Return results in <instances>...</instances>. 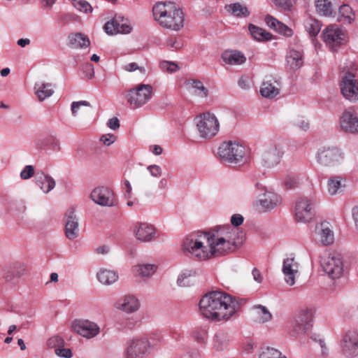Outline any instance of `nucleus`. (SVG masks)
Masks as SVG:
<instances>
[{
    "mask_svg": "<svg viewBox=\"0 0 358 358\" xmlns=\"http://www.w3.org/2000/svg\"><path fill=\"white\" fill-rule=\"evenodd\" d=\"M286 62L292 70L300 69L304 63L303 52L299 48H291L286 56Z\"/></svg>",
    "mask_w": 358,
    "mask_h": 358,
    "instance_id": "obj_25",
    "label": "nucleus"
},
{
    "mask_svg": "<svg viewBox=\"0 0 358 358\" xmlns=\"http://www.w3.org/2000/svg\"><path fill=\"white\" fill-rule=\"evenodd\" d=\"M35 169L32 165H27L21 171L20 176L22 180H29L34 174Z\"/></svg>",
    "mask_w": 358,
    "mask_h": 358,
    "instance_id": "obj_56",
    "label": "nucleus"
},
{
    "mask_svg": "<svg viewBox=\"0 0 358 358\" xmlns=\"http://www.w3.org/2000/svg\"><path fill=\"white\" fill-rule=\"evenodd\" d=\"M232 315H204L206 319L213 323L227 322Z\"/></svg>",
    "mask_w": 358,
    "mask_h": 358,
    "instance_id": "obj_50",
    "label": "nucleus"
},
{
    "mask_svg": "<svg viewBox=\"0 0 358 358\" xmlns=\"http://www.w3.org/2000/svg\"><path fill=\"white\" fill-rule=\"evenodd\" d=\"M282 273L286 283L292 286L295 283V278L299 273V264L294 257H287L282 263Z\"/></svg>",
    "mask_w": 358,
    "mask_h": 358,
    "instance_id": "obj_22",
    "label": "nucleus"
},
{
    "mask_svg": "<svg viewBox=\"0 0 358 358\" xmlns=\"http://www.w3.org/2000/svg\"><path fill=\"white\" fill-rule=\"evenodd\" d=\"M157 270V266L155 264L142 263L132 266V272L134 275L142 279L151 278Z\"/></svg>",
    "mask_w": 358,
    "mask_h": 358,
    "instance_id": "obj_26",
    "label": "nucleus"
},
{
    "mask_svg": "<svg viewBox=\"0 0 358 358\" xmlns=\"http://www.w3.org/2000/svg\"><path fill=\"white\" fill-rule=\"evenodd\" d=\"M244 218L241 214H234L231 217V223L235 227L241 225L243 222Z\"/></svg>",
    "mask_w": 358,
    "mask_h": 358,
    "instance_id": "obj_62",
    "label": "nucleus"
},
{
    "mask_svg": "<svg viewBox=\"0 0 358 358\" xmlns=\"http://www.w3.org/2000/svg\"><path fill=\"white\" fill-rule=\"evenodd\" d=\"M334 0H315V10L317 15L322 17H334Z\"/></svg>",
    "mask_w": 358,
    "mask_h": 358,
    "instance_id": "obj_32",
    "label": "nucleus"
},
{
    "mask_svg": "<svg viewBox=\"0 0 358 358\" xmlns=\"http://www.w3.org/2000/svg\"><path fill=\"white\" fill-rule=\"evenodd\" d=\"M217 156L222 162L234 165L244 163L250 157L248 149L236 141L222 143L217 149Z\"/></svg>",
    "mask_w": 358,
    "mask_h": 358,
    "instance_id": "obj_4",
    "label": "nucleus"
},
{
    "mask_svg": "<svg viewBox=\"0 0 358 358\" xmlns=\"http://www.w3.org/2000/svg\"><path fill=\"white\" fill-rule=\"evenodd\" d=\"M304 27L310 36H316L320 31L321 23L316 19L309 17L306 20Z\"/></svg>",
    "mask_w": 358,
    "mask_h": 358,
    "instance_id": "obj_41",
    "label": "nucleus"
},
{
    "mask_svg": "<svg viewBox=\"0 0 358 358\" xmlns=\"http://www.w3.org/2000/svg\"><path fill=\"white\" fill-rule=\"evenodd\" d=\"M149 174L154 178L158 179L162 176V169L157 164H151L146 167Z\"/></svg>",
    "mask_w": 358,
    "mask_h": 358,
    "instance_id": "obj_52",
    "label": "nucleus"
},
{
    "mask_svg": "<svg viewBox=\"0 0 358 358\" xmlns=\"http://www.w3.org/2000/svg\"><path fill=\"white\" fill-rule=\"evenodd\" d=\"M250 320L255 325L268 326L269 324L273 323L272 315H252Z\"/></svg>",
    "mask_w": 358,
    "mask_h": 358,
    "instance_id": "obj_45",
    "label": "nucleus"
},
{
    "mask_svg": "<svg viewBox=\"0 0 358 358\" xmlns=\"http://www.w3.org/2000/svg\"><path fill=\"white\" fill-rule=\"evenodd\" d=\"M265 22L268 27L273 29L277 33L284 36L290 37L294 34V31L291 28L284 24L271 15H267L265 17Z\"/></svg>",
    "mask_w": 358,
    "mask_h": 358,
    "instance_id": "obj_28",
    "label": "nucleus"
},
{
    "mask_svg": "<svg viewBox=\"0 0 358 358\" xmlns=\"http://www.w3.org/2000/svg\"><path fill=\"white\" fill-rule=\"evenodd\" d=\"M197 275V271L194 268L182 270L178 275L176 283L179 287H187L193 285L194 278Z\"/></svg>",
    "mask_w": 358,
    "mask_h": 358,
    "instance_id": "obj_35",
    "label": "nucleus"
},
{
    "mask_svg": "<svg viewBox=\"0 0 358 358\" xmlns=\"http://www.w3.org/2000/svg\"><path fill=\"white\" fill-rule=\"evenodd\" d=\"M46 145H50L52 149L59 150L60 149L59 141L55 137H48L46 138Z\"/></svg>",
    "mask_w": 358,
    "mask_h": 358,
    "instance_id": "obj_63",
    "label": "nucleus"
},
{
    "mask_svg": "<svg viewBox=\"0 0 358 358\" xmlns=\"http://www.w3.org/2000/svg\"><path fill=\"white\" fill-rule=\"evenodd\" d=\"M135 238L143 243L152 241L156 236L157 230L155 227L148 222H137L133 229Z\"/></svg>",
    "mask_w": 358,
    "mask_h": 358,
    "instance_id": "obj_20",
    "label": "nucleus"
},
{
    "mask_svg": "<svg viewBox=\"0 0 358 358\" xmlns=\"http://www.w3.org/2000/svg\"><path fill=\"white\" fill-rule=\"evenodd\" d=\"M152 90L149 84H139L127 92L126 99L133 108H140L151 99Z\"/></svg>",
    "mask_w": 358,
    "mask_h": 358,
    "instance_id": "obj_8",
    "label": "nucleus"
},
{
    "mask_svg": "<svg viewBox=\"0 0 358 358\" xmlns=\"http://www.w3.org/2000/svg\"><path fill=\"white\" fill-rule=\"evenodd\" d=\"M261 207L266 211L271 210L282 203L281 196L272 191H265L259 199Z\"/></svg>",
    "mask_w": 358,
    "mask_h": 358,
    "instance_id": "obj_24",
    "label": "nucleus"
},
{
    "mask_svg": "<svg viewBox=\"0 0 358 358\" xmlns=\"http://www.w3.org/2000/svg\"><path fill=\"white\" fill-rule=\"evenodd\" d=\"M313 322V315H294L291 320L292 328L297 334H306Z\"/></svg>",
    "mask_w": 358,
    "mask_h": 358,
    "instance_id": "obj_21",
    "label": "nucleus"
},
{
    "mask_svg": "<svg viewBox=\"0 0 358 358\" xmlns=\"http://www.w3.org/2000/svg\"><path fill=\"white\" fill-rule=\"evenodd\" d=\"M283 151L278 145H271L266 147L261 153V164L266 168H273L280 162Z\"/></svg>",
    "mask_w": 358,
    "mask_h": 358,
    "instance_id": "obj_13",
    "label": "nucleus"
},
{
    "mask_svg": "<svg viewBox=\"0 0 358 358\" xmlns=\"http://www.w3.org/2000/svg\"><path fill=\"white\" fill-rule=\"evenodd\" d=\"M117 27H118V19H113L111 21L106 22L104 25L105 31L109 35H113L118 34L117 32Z\"/></svg>",
    "mask_w": 358,
    "mask_h": 358,
    "instance_id": "obj_51",
    "label": "nucleus"
},
{
    "mask_svg": "<svg viewBox=\"0 0 358 358\" xmlns=\"http://www.w3.org/2000/svg\"><path fill=\"white\" fill-rule=\"evenodd\" d=\"M226 10L233 15L238 17H245L249 15L248 8L240 3H234L225 6Z\"/></svg>",
    "mask_w": 358,
    "mask_h": 358,
    "instance_id": "obj_40",
    "label": "nucleus"
},
{
    "mask_svg": "<svg viewBox=\"0 0 358 358\" xmlns=\"http://www.w3.org/2000/svg\"><path fill=\"white\" fill-rule=\"evenodd\" d=\"M117 32L121 34H128L132 30V25L128 20L124 19L123 17H119Z\"/></svg>",
    "mask_w": 358,
    "mask_h": 358,
    "instance_id": "obj_48",
    "label": "nucleus"
},
{
    "mask_svg": "<svg viewBox=\"0 0 358 358\" xmlns=\"http://www.w3.org/2000/svg\"><path fill=\"white\" fill-rule=\"evenodd\" d=\"M186 87L190 93L200 99H206L208 96V90L200 80L194 78L187 80Z\"/></svg>",
    "mask_w": 358,
    "mask_h": 358,
    "instance_id": "obj_27",
    "label": "nucleus"
},
{
    "mask_svg": "<svg viewBox=\"0 0 358 358\" xmlns=\"http://www.w3.org/2000/svg\"><path fill=\"white\" fill-rule=\"evenodd\" d=\"M55 352L57 357L62 358H71L73 356L72 351L70 348H64L63 347L57 348Z\"/></svg>",
    "mask_w": 358,
    "mask_h": 358,
    "instance_id": "obj_59",
    "label": "nucleus"
},
{
    "mask_svg": "<svg viewBox=\"0 0 358 358\" xmlns=\"http://www.w3.org/2000/svg\"><path fill=\"white\" fill-rule=\"evenodd\" d=\"M151 344L148 338L134 337L127 343L124 358H145L150 352Z\"/></svg>",
    "mask_w": 358,
    "mask_h": 358,
    "instance_id": "obj_11",
    "label": "nucleus"
},
{
    "mask_svg": "<svg viewBox=\"0 0 358 358\" xmlns=\"http://www.w3.org/2000/svg\"><path fill=\"white\" fill-rule=\"evenodd\" d=\"M79 235L78 219L73 207L69 208L65 215V236L69 240L76 239Z\"/></svg>",
    "mask_w": 358,
    "mask_h": 358,
    "instance_id": "obj_19",
    "label": "nucleus"
},
{
    "mask_svg": "<svg viewBox=\"0 0 358 358\" xmlns=\"http://www.w3.org/2000/svg\"><path fill=\"white\" fill-rule=\"evenodd\" d=\"M90 199L96 204L104 207H113L116 203L114 193L105 186L95 187L90 194Z\"/></svg>",
    "mask_w": 358,
    "mask_h": 358,
    "instance_id": "obj_14",
    "label": "nucleus"
},
{
    "mask_svg": "<svg viewBox=\"0 0 358 358\" xmlns=\"http://www.w3.org/2000/svg\"><path fill=\"white\" fill-rule=\"evenodd\" d=\"M107 126L112 130H117L120 128V121L117 117H112L107 122Z\"/></svg>",
    "mask_w": 358,
    "mask_h": 358,
    "instance_id": "obj_64",
    "label": "nucleus"
},
{
    "mask_svg": "<svg viewBox=\"0 0 358 358\" xmlns=\"http://www.w3.org/2000/svg\"><path fill=\"white\" fill-rule=\"evenodd\" d=\"M340 126L345 132H358V118L355 113L350 110L344 111L340 119Z\"/></svg>",
    "mask_w": 358,
    "mask_h": 358,
    "instance_id": "obj_23",
    "label": "nucleus"
},
{
    "mask_svg": "<svg viewBox=\"0 0 358 358\" xmlns=\"http://www.w3.org/2000/svg\"><path fill=\"white\" fill-rule=\"evenodd\" d=\"M252 37L257 41L265 42L273 39V35L264 29L250 24L248 27Z\"/></svg>",
    "mask_w": 358,
    "mask_h": 358,
    "instance_id": "obj_38",
    "label": "nucleus"
},
{
    "mask_svg": "<svg viewBox=\"0 0 358 358\" xmlns=\"http://www.w3.org/2000/svg\"><path fill=\"white\" fill-rule=\"evenodd\" d=\"M314 238L321 245L329 246L334 242V234L331 225L327 222H322L315 224Z\"/></svg>",
    "mask_w": 358,
    "mask_h": 358,
    "instance_id": "obj_17",
    "label": "nucleus"
},
{
    "mask_svg": "<svg viewBox=\"0 0 358 358\" xmlns=\"http://www.w3.org/2000/svg\"><path fill=\"white\" fill-rule=\"evenodd\" d=\"M345 159L343 150L336 145H324L319 147L315 154L316 163L325 168L338 167Z\"/></svg>",
    "mask_w": 358,
    "mask_h": 358,
    "instance_id": "obj_5",
    "label": "nucleus"
},
{
    "mask_svg": "<svg viewBox=\"0 0 358 358\" xmlns=\"http://www.w3.org/2000/svg\"><path fill=\"white\" fill-rule=\"evenodd\" d=\"M245 300L222 290H213L202 296L199 301L201 313H236L240 311Z\"/></svg>",
    "mask_w": 358,
    "mask_h": 358,
    "instance_id": "obj_2",
    "label": "nucleus"
},
{
    "mask_svg": "<svg viewBox=\"0 0 358 358\" xmlns=\"http://www.w3.org/2000/svg\"><path fill=\"white\" fill-rule=\"evenodd\" d=\"M316 201L310 197L299 199L294 206V218L298 223L310 222L315 214Z\"/></svg>",
    "mask_w": 358,
    "mask_h": 358,
    "instance_id": "obj_9",
    "label": "nucleus"
},
{
    "mask_svg": "<svg viewBox=\"0 0 358 358\" xmlns=\"http://www.w3.org/2000/svg\"><path fill=\"white\" fill-rule=\"evenodd\" d=\"M123 316L121 320L124 322L125 327L132 328L139 322L136 315H123Z\"/></svg>",
    "mask_w": 358,
    "mask_h": 358,
    "instance_id": "obj_54",
    "label": "nucleus"
},
{
    "mask_svg": "<svg viewBox=\"0 0 358 358\" xmlns=\"http://www.w3.org/2000/svg\"><path fill=\"white\" fill-rule=\"evenodd\" d=\"M238 232L229 225L220 226L210 231H195L182 240V252L198 261L220 257L234 252L242 245Z\"/></svg>",
    "mask_w": 358,
    "mask_h": 358,
    "instance_id": "obj_1",
    "label": "nucleus"
},
{
    "mask_svg": "<svg viewBox=\"0 0 358 358\" xmlns=\"http://www.w3.org/2000/svg\"><path fill=\"white\" fill-rule=\"evenodd\" d=\"M36 184L44 194H48L55 189L56 181L50 175L42 172L36 176Z\"/></svg>",
    "mask_w": 358,
    "mask_h": 358,
    "instance_id": "obj_29",
    "label": "nucleus"
},
{
    "mask_svg": "<svg viewBox=\"0 0 358 358\" xmlns=\"http://www.w3.org/2000/svg\"><path fill=\"white\" fill-rule=\"evenodd\" d=\"M69 44L76 48H86L90 45L89 38L82 33H73L68 37Z\"/></svg>",
    "mask_w": 358,
    "mask_h": 358,
    "instance_id": "obj_36",
    "label": "nucleus"
},
{
    "mask_svg": "<svg viewBox=\"0 0 358 358\" xmlns=\"http://www.w3.org/2000/svg\"><path fill=\"white\" fill-rule=\"evenodd\" d=\"M28 272L27 264L24 262H17L13 267V276L15 278H20Z\"/></svg>",
    "mask_w": 358,
    "mask_h": 358,
    "instance_id": "obj_47",
    "label": "nucleus"
},
{
    "mask_svg": "<svg viewBox=\"0 0 358 358\" xmlns=\"http://www.w3.org/2000/svg\"><path fill=\"white\" fill-rule=\"evenodd\" d=\"M280 93L279 84L276 81H264L260 87V94L267 99H273Z\"/></svg>",
    "mask_w": 358,
    "mask_h": 358,
    "instance_id": "obj_34",
    "label": "nucleus"
},
{
    "mask_svg": "<svg viewBox=\"0 0 358 358\" xmlns=\"http://www.w3.org/2000/svg\"><path fill=\"white\" fill-rule=\"evenodd\" d=\"M340 88L341 94L345 99L350 102L358 101V84L355 75L347 73L342 76Z\"/></svg>",
    "mask_w": 358,
    "mask_h": 358,
    "instance_id": "obj_12",
    "label": "nucleus"
},
{
    "mask_svg": "<svg viewBox=\"0 0 358 358\" xmlns=\"http://www.w3.org/2000/svg\"><path fill=\"white\" fill-rule=\"evenodd\" d=\"M199 136L203 139H210L215 136L220 130V122L216 115L211 112H205L195 119Z\"/></svg>",
    "mask_w": 358,
    "mask_h": 358,
    "instance_id": "obj_6",
    "label": "nucleus"
},
{
    "mask_svg": "<svg viewBox=\"0 0 358 358\" xmlns=\"http://www.w3.org/2000/svg\"><path fill=\"white\" fill-rule=\"evenodd\" d=\"M96 278L101 285L109 286L117 282L119 274L116 271L102 268L96 273Z\"/></svg>",
    "mask_w": 358,
    "mask_h": 358,
    "instance_id": "obj_30",
    "label": "nucleus"
},
{
    "mask_svg": "<svg viewBox=\"0 0 358 358\" xmlns=\"http://www.w3.org/2000/svg\"><path fill=\"white\" fill-rule=\"evenodd\" d=\"M73 7L78 11L83 13H91L93 8L90 3L85 0H71Z\"/></svg>",
    "mask_w": 358,
    "mask_h": 358,
    "instance_id": "obj_44",
    "label": "nucleus"
},
{
    "mask_svg": "<svg viewBox=\"0 0 358 358\" xmlns=\"http://www.w3.org/2000/svg\"><path fill=\"white\" fill-rule=\"evenodd\" d=\"M341 348L343 355L349 358L358 355V332L348 331L341 341Z\"/></svg>",
    "mask_w": 358,
    "mask_h": 358,
    "instance_id": "obj_15",
    "label": "nucleus"
},
{
    "mask_svg": "<svg viewBox=\"0 0 358 358\" xmlns=\"http://www.w3.org/2000/svg\"><path fill=\"white\" fill-rule=\"evenodd\" d=\"M114 308L117 311L134 313L140 310L141 301L134 294H124L115 301Z\"/></svg>",
    "mask_w": 358,
    "mask_h": 358,
    "instance_id": "obj_16",
    "label": "nucleus"
},
{
    "mask_svg": "<svg viewBox=\"0 0 358 358\" xmlns=\"http://www.w3.org/2000/svg\"><path fill=\"white\" fill-rule=\"evenodd\" d=\"M283 184L287 189H293L297 186V180L293 176L287 175L283 179Z\"/></svg>",
    "mask_w": 358,
    "mask_h": 358,
    "instance_id": "obj_58",
    "label": "nucleus"
},
{
    "mask_svg": "<svg viewBox=\"0 0 358 358\" xmlns=\"http://www.w3.org/2000/svg\"><path fill=\"white\" fill-rule=\"evenodd\" d=\"M238 85L243 90H249L252 87V82L247 76H241L238 81Z\"/></svg>",
    "mask_w": 358,
    "mask_h": 358,
    "instance_id": "obj_61",
    "label": "nucleus"
},
{
    "mask_svg": "<svg viewBox=\"0 0 358 358\" xmlns=\"http://www.w3.org/2000/svg\"><path fill=\"white\" fill-rule=\"evenodd\" d=\"M223 61L230 65H241L245 62L246 57L245 55L236 50H227L222 55Z\"/></svg>",
    "mask_w": 358,
    "mask_h": 358,
    "instance_id": "obj_33",
    "label": "nucleus"
},
{
    "mask_svg": "<svg viewBox=\"0 0 358 358\" xmlns=\"http://www.w3.org/2000/svg\"><path fill=\"white\" fill-rule=\"evenodd\" d=\"M82 106L90 107L91 104L87 101H84V100L72 102L71 106V110L72 115L74 117L77 116L78 112Z\"/></svg>",
    "mask_w": 358,
    "mask_h": 358,
    "instance_id": "obj_53",
    "label": "nucleus"
},
{
    "mask_svg": "<svg viewBox=\"0 0 358 358\" xmlns=\"http://www.w3.org/2000/svg\"><path fill=\"white\" fill-rule=\"evenodd\" d=\"M64 340L58 335L52 336L47 341L48 347L55 348V350L60 347H64Z\"/></svg>",
    "mask_w": 358,
    "mask_h": 358,
    "instance_id": "obj_49",
    "label": "nucleus"
},
{
    "mask_svg": "<svg viewBox=\"0 0 358 358\" xmlns=\"http://www.w3.org/2000/svg\"><path fill=\"white\" fill-rule=\"evenodd\" d=\"M259 358H287V357L275 348L264 347L260 350Z\"/></svg>",
    "mask_w": 358,
    "mask_h": 358,
    "instance_id": "obj_42",
    "label": "nucleus"
},
{
    "mask_svg": "<svg viewBox=\"0 0 358 358\" xmlns=\"http://www.w3.org/2000/svg\"><path fill=\"white\" fill-rule=\"evenodd\" d=\"M154 20L163 28L180 31L185 24L182 10L172 1H159L152 8Z\"/></svg>",
    "mask_w": 358,
    "mask_h": 358,
    "instance_id": "obj_3",
    "label": "nucleus"
},
{
    "mask_svg": "<svg viewBox=\"0 0 358 358\" xmlns=\"http://www.w3.org/2000/svg\"><path fill=\"white\" fill-rule=\"evenodd\" d=\"M34 94L39 101H43L52 96L55 92L52 85L43 81H38L34 86Z\"/></svg>",
    "mask_w": 358,
    "mask_h": 358,
    "instance_id": "obj_31",
    "label": "nucleus"
},
{
    "mask_svg": "<svg viewBox=\"0 0 358 358\" xmlns=\"http://www.w3.org/2000/svg\"><path fill=\"white\" fill-rule=\"evenodd\" d=\"M229 340L224 334H217L213 338V348L217 351L224 350L228 345Z\"/></svg>",
    "mask_w": 358,
    "mask_h": 358,
    "instance_id": "obj_43",
    "label": "nucleus"
},
{
    "mask_svg": "<svg viewBox=\"0 0 358 358\" xmlns=\"http://www.w3.org/2000/svg\"><path fill=\"white\" fill-rule=\"evenodd\" d=\"M322 38L325 45L331 51H336L338 47L346 41L345 31L338 24L327 26L322 32Z\"/></svg>",
    "mask_w": 358,
    "mask_h": 358,
    "instance_id": "obj_10",
    "label": "nucleus"
},
{
    "mask_svg": "<svg viewBox=\"0 0 358 358\" xmlns=\"http://www.w3.org/2000/svg\"><path fill=\"white\" fill-rule=\"evenodd\" d=\"M117 136L113 134H103L100 137V141L106 146L111 145L117 141Z\"/></svg>",
    "mask_w": 358,
    "mask_h": 358,
    "instance_id": "obj_57",
    "label": "nucleus"
},
{
    "mask_svg": "<svg viewBox=\"0 0 358 358\" xmlns=\"http://www.w3.org/2000/svg\"><path fill=\"white\" fill-rule=\"evenodd\" d=\"M345 178L341 176H331L327 180V191L330 196H335L338 194L344 185Z\"/></svg>",
    "mask_w": 358,
    "mask_h": 358,
    "instance_id": "obj_37",
    "label": "nucleus"
},
{
    "mask_svg": "<svg viewBox=\"0 0 358 358\" xmlns=\"http://www.w3.org/2000/svg\"><path fill=\"white\" fill-rule=\"evenodd\" d=\"M123 69L127 72L138 71L142 75L146 73V69L143 66H138L136 62H131L124 66Z\"/></svg>",
    "mask_w": 358,
    "mask_h": 358,
    "instance_id": "obj_55",
    "label": "nucleus"
},
{
    "mask_svg": "<svg viewBox=\"0 0 358 358\" xmlns=\"http://www.w3.org/2000/svg\"><path fill=\"white\" fill-rule=\"evenodd\" d=\"M323 271L331 279H339L344 273L343 257L338 252L328 251L324 253L320 259Z\"/></svg>",
    "mask_w": 358,
    "mask_h": 358,
    "instance_id": "obj_7",
    "label": "nucleus"
},
{
    "mask_svg": "<svg viewBox=\"0 0 358 358\" xmlns=\"http://www.w3.org/2000/svg\"><path fill=\"white\" fill-rule=\"evenodd\" d=\"M194 337L197 343L200 344H205L207 341L208 334L206 331L202 330L195 332Z\"/></svg>",
    "mask_w": 358,
    "mask_h": 358,
    "instance_id": "obj_60",
    "label": "nucleus"
},
{
    "mask_svg": "<svg viewBox=\"0 0 358 358\" xmlns=\"http://www.w3.org/2000/svg\"><path fill=\"white\" fill-rule=\"evenodd\" d=\"M162 71L168 73H173L180 70V67L177 63L174 62L163 60L159 64Z\"/></svg>",
    "mask_w": 358,
    "mask_h": 358,
    "instance_id": "obj_46",
    "label": "nucleus"
},
{
    "mask_svg": "<svg viewBox=\"0 0 358 358\" xmlns=\"http://www.w3.org/2000/svg\"><path fill=\"white\" fill-rule=\"evenodd\" d=\"M339 22L351 24L355 21V14L352 8L348 4H343L338 8Z\"/></svg>",
    "mask_w": 358,
    "mask_h": 358,
    "instance_id": "obj_39",
    "label": "nucleus"
},
{
    "mask_svg": "<svg viewBox=\"0 0 358 358\" xmlns=\"http://www.w3.org/2000/svg\"><path fill=\"white\" fill-rule=\"evenodd\" d=\"M71 327L78 334L87 338H91L99 334V327L89 320H75L72 322Z\"/></svg>",
    "mask_w": 358,
    "mask_h": 358,
    "instance_id": "obj_18",
    "label": "nucleus"
}]
</instances>
